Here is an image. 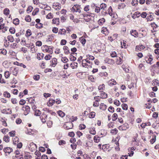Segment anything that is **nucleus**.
<instances>
[{
    "instance_id": "obj_25",
    "label": "nucleus",
    "mask_w": 159,
    "mask_h": 159,
    "mask_svg": "<svg viewBox=\"0 0 159 159\" xmlns=\"http://www.w3.org/2000/svg\"><path fill=\"white\" fill-rule=\"evenodd\" d=\"M145 47L143 46L142 45H140L136 46L135 48V49L136 51L138 50L140 51L142 49H143Z\"/></svg>"
},
{
    "instance_id": "obj_13",
    "label": "nucleus",
    "mask_w": 159,
    "mask_h": 159,
    "mask_svg": "<svg viewBox=\"0 0 159 159\" xmlns=\"http://www.w3.org/2000/svg\"><path fill=\"white\" fill-rule=\"evenodd\" d=\"M52 23L53 24L59 25V19L58 18H54L52 20Z\"/></svg>"
},
{
    "instance_id": "obj_44",
    "label": "nucleus",
    "mask_w": 159,
    "mask_h": 159,
    "mask_svg": "<svg viewBox=\"0 0 159 159\" xmlns=\"http://www.w3.org/2000/svg\"><path fill=\"white\" fill-rule=\"evenodd\" d=\"M19 142V138L17 137L16 136L13 139V143L14 145L16 144V142Z\"/></svg>"
},
{
    "instance_id": "obj_61",
    "label": "nucleus",
    "mask_w": 159,
    "mask_h": 159,
    "mask_svg": "<svg viewBox=\"0 0 159 159\" xmlns=\"http://www.w3.org/2000/svg\"><path fill=\"white\" fill-rule=\"evenodd\" d=\"M4 97L7 98H9L10 97V94L7 91H6L4 93Z\"/></svg>"
},
{
    "instance_id": "obj_52",
    "label": "nucleus",
    "mask_w": 159,
    "mask_h": 159,
    "mask_svg": "<svg viewBox=\"0 0 159 159\" xmlns=\"http://www.w3.org/2000/svg\"><path fill=\"white\" fill-rule=\"evenodd\" d=\"M34 115L36 116H40L39 112L40 110L39 109H37L36 110H34Z\"/></svg>"
},
{
    "instance_id": "obj_57",
    "label": "nucleus",
    "mask_w": 159,
    "mask_h": 159,
    "mask_svg": "<svg viewBox=\"0 0 159 159\" xmlns=\"http://www.w3.org/2000/svg\"><path fill=\"white\" fill-rule=\"evenodd\" d=\"M118 131L117 129L115 128L114 129H112L111 131V133L113 134H117Z\"/></svg>"
},
{
    "instance_id": "obj_9",
    "label": "nucleus",
    "mask_w": 159,
    "mask_h": 159,
    "mask_svg": "<svg viewBox=\"0 0 159 159\" xmlns=\"http://www.w3.org/2000/svg\"><path fill=\"white\" fill-rule=\"evenodd\" d=\"M13 149L10 147H6L3 149V151L5 153H7L10 154L12 152Z\"/></svg>"
},
{
    "instance_id": "obj_30",
    "label": "nucleus",
    "mask_w": 159,
    "mask_h": 159,
    "mask_svg": "<svg viewBox=\"0 0 159 159\" xmlns=\"http://www.w3.org/2000/svg\"><path fill=\"white\" fill-rule=\"evenodd\" d=\"M3 139L5 142L8 143L9 141V137L8 135H5L3 137Z\"/></svg>"
},
{
    "instance_id": "obj_7",
    "label": "nucleus",
    "mask_w": 159,
    "mask_h": 159,
    "mask_svg": "<svg viewBox=\"0 0 159 159\" xmlns=\"http://www.w3.org/2000/svg\"><path fill=\"white\" fill-rule=\"evenodd\" d=\"M57 59L56 58H53L51 61L50 65L53 67H54L57 64Z\"/></svg>"
},
{
    "instance_id": "obj_47",
    "label": "nucleus",
    "mask_w": 159,
    "mask_h": 159,
    "mask_svg": "<svg viewBox=\"0 0 159 159\" xmlns=\"http://www.w3.org/2000/svg\"><path fill=\"white\" fill-rule=\"evenodd\" d=\"M122 109L125 110H127L128 109V106L126 104L123 103L121 105Z\"/></svg>"
},
{
    "instance_id": "obj_11",
    "label": "nucleus",
    "mask_w": 159,
    "mask_h": 159,
    "mask_svg": "<svg viewBox=\"0 0 159 159\" xmlns=\"http://www.w3.org/2000/svg\"><path fill=\"white\" fill-rule=\"evenodd\" d=\"M64 53L68 55L70 53V51L68 48L67 46H64L63 47Z\"/></svg>"
},
{
    "instance_id": "obj_4",
    "label": "nucleus",
    "mask_w": 159,
    "mask_h": 159,
    "mask_svg": "<svg viewBox=\"0 0 159 159\" xmlns=\"http://www.w3.org/2000/svg\"><path fill=\"white\" fill-rule=\"evenodd\" d=\"M129 128V125L127 123H125L122 125L120 126L119 127V129L120 130H126Z\"/></svg>"
},
{
    "instance_id": "obj_38",
    "label": "nucleus",
    "mask_w": 159,
    "mask_h": 159,
    "mask_svg": "<svg viewBox=\"0 0 159 159\" xmlns=\"http://www.w3.org/2000/svg\"><path fill=\"white\" fill-rule=\"evenodd\" d=\"M46 17L47 19H51L53 17V14L51 13H49L46 16Z\"/></svg>"
},
{
    "instance_id": "obj_37",
    "label": "nucleus",
    "mask_w": 159,
    "mask_h": 159,
    "mask_svg": "<svg viewBox=\"0 0 159 159\" xmlns=\"http://www.w3.org/2000/svg\"><path fill=\"white\" fill-rule=\"evenodd\" d=\"M8 29V27L7 26H5V24H2V32L3 33L5 32V31H7Z\"/></svg>"
},
{
    "instance_id": "obj_39",
    "label": "nucleus",
    "mask_w": 159,
    "mask_h": 159,
    "mask_svg": "<svg viewBox=\"0 0 159 159\" xmlns=\"http://www.w3.org/2000/svg\"><path fill=\"white\" fill-rule=\"evenodd\" d=\"M10 73L9 71H6L4 72V76L7 79L9 77Z\"/></svg>"
},
{
    "instance_id": "obj_5",
    "label": "nucleus",
    "mask_w": 159,
    "mask_h": 159,
    "mask_svg": "<svg viewBox=\"0 0 159 159\" xmlns=\"http://www.w3.org/2000/svg\"><path fill=\"white\" fill-rule=\"evenodd\" d=\"M22 110L23 111H25L24 114L25 115L28 114L29 112L30 111V107L28 106H25L22 108Z\"/></svg>"
},
{
    "instance_id": "obj_63",
    "label": "nucleus",
    "mask_w": 159,
    "mask_h": 159,
    "mask_svg": "<svg viewBox=\"0 0 159 159\" xmlns=\"http://www.w3.org/2000/svg\"><path fill=\"white\" fill-rule=\"evenodd\" d=\"M108 110L110 112H111V113H113L114 112V109L113 107L110 106L108 109Z\"/></svg>"
},
{
    "instance_id": "obj_12",
    "label": "nucleus",
    "mask_w": 159,
    "mask_h": 159,
    "mask_svg": "<svg viewBox=\"0 0 159 159\" xmlns=\"http://www.w3.org/2000/svg\"><path fill=\"white\" fill-rule=\"evenodd\" d=\"M101 93H100V98L103 99L106 98L107 97V94L104 92L100 91Z\"/></svg>"
},
{
    "instance_id": "obj_1",
    "label": "nucleus",
    "mask_w": 159,
    "mask_h": 159,
    "mask_svg": "<svg viewBox=\"0 0 159 159\" xmlns=\"http://www.w3.org/2000/svg\"><path fill=\"white\" fill-rule=\"evenodd\" d=\"M92 62L89 61L87 60L84 59L82 60V65L83 67V70L84 71V72L85 73L87 71H89V68H91L92 67Z\"/></svg>"
},
{
    "instance_id": "obj_56",
    "label": "nucleus",
    "mask_w": 159,
    "mask_h": 159,
    "mask_svg": "<svg viewBox=\"0 0 159 159\" xmlns=\"http://www.w3.org/2000/svg\"><path fill=\"white\" fill-rule=\"evenodd\" d=\"M94 100H95V101L98 102L100 101V97L98 96L94 97Z\"/></svg>"
},
{
    "instance_id": "obj_62",
    "label": "nucleus",
    "mask_w": 159,
    "mask_h": 159,
    "mask_svg": "<svg viewBox=\"0 0 159 159\" xmlns=\"http://www.w3.org/2000/svg\"><path fill=\"white\" fill-rule=\"evenodd\" d=\"M84 10L85 11H88L89 10L90 6L89 5H86L84 8Z\"/></svg>"
},
{
    "instance_id": "obj_16",
    "label": "nucleus",
    "mask_w": 159,
    "mask_h": 159,
    "mask_svg": "<svg viewBox=\"0 0 159 159\" xmlns=\"http://www.w3.org/2000/svg\"><path fill=\"white\" fill-rule=\"evenodd\" d=\"M55 103V100H53L52 99H50L49 101L48 102V105L49 106H51L53 105Z\"/></svg>"
},
{
    "instance_id": "obj_48",
    "label": "nucleus",
    "mask_w": 159,
    "mask_h": 159,
    "mask_svg": "<svg viewBox=\"0 0 159 159\" xmlns=\"http://www.w3.org/2000/svg\"><path fill=\"white\" fill-rule=\"evenodd\" d=\"M156 136L155 135L153 136V138L150 140V143L151 144H153L156 140Z\"/></svg>"
},
{
    "instance_id": "obj_54",
    "label": "nucleus",
    "mask_w": 159,
    "mask_h": 159,
    "mask_svg": "<svg viewBox=\"0 0 159 159\" xmlns=\"http://www.w3.org/2000/svg\"><path fill=\"white\" fill-rule=\"evenodd\" d=\"M80 40L81 43L83 45H84L85 44L86 40L85 39L81 37L80 38Z\"/></svg>"
},
{
    "instance_id": "obj_58",
    "label": "nucleus",
    "mask_w": 159,
    "mask_h": 159,
    "mask_svg": "<svg viewBox=\"0 0 159 159\" xmlns=\"http://www.w3.org/2000/svg\"><path fill=\"white\" fill-rule=\"evenodd\" d=\"M114 104L116 106H118L120 104V101L117 100H115L113 102Z\"/></svg>"
},
{
    "instance_id": "obj_3",
    "label": "nucleus",
    "mask_w": 159,
    "mask_h": 159,
    "mask_svg": "<svg viewBox=\"0 0 159 159\" xmlns=\"http://www.w3.org/2000/svg\"><path fill=\"white\" fill-rule=\"evenodd\" d=\"M73 127V124L71 122H68L65 123L64 125V129L68 130L71 129Z\"/></svg>"
},
{
    "instance_id": "obj_21",
    "label": "nucleus",
    "mask_w": 159,
    "mask_h": 159,
    "mask_svg": "<svg viewBox=\"0 0 159 159\" xmlns=\"http://www.w3.org/2000/svg\"><path fill=\"white\" fill-rule=\"evenodd\" d=\"M112 12V9L111 7L110 6L108 9V13L110 16L113 17L114 16H112L113 15V14Z\"/></svg>"
},
{
    "instance_id": "obj_10",
    "label": "nucleus",
    "mask_w": 159,
    "mask_h": 159,
    "mask_svg": "<svg viewBox=\"0 0 159 159\" xmlns=\"http://www.w3.org/2000/svg\"><path fill=\"white\" fill-rule=\"evenodd\" d=\"M83 16L84 17V20L86 22L89 21L90 20V16L87 14H83Z\"/></svg>"
},
{
    "instance_id": "obj_59",
    "label": "nucleus",
    "mask_w": 159,
    "mask_h": 159,
    "mask_svg": "<svg viewBox=\"0 0 159 159\" xmlns=\"http://www.w3.org/2000/svg\"><path fill=\"white\" fill-rule=\"evenodd\" d=\"M9 31L11 34H13L15 32V29L14 27H11L9 29Z\"/></svg>"
},
{
    "instance_id": "obj_36",
    "label": "nucleus",
    "mask_w": 159,
    "mask_h": 159,
    "mask_svg": "<svg viewBox=\"0 0 159 159\" xmlns=\"http://www.w3.org/2000/svg\"><path fill=\"white\" fill-rule=\"evenodd\" d=\"M7 39L9 41L11 42H13L14 41L13 37L11 35H8L7 37Z\"/></svg>"
},
{
    "instance_id": "obj_53",
    "label": "nucleus",
    "mask_w": 159,
    "mask_h": 159,
    "mask_svg": "<svg viewBox=\"0 0 159 159\" xmlns=\"http://www.w3.org/2000/svg\"><path fill=\"white\" fill-rule=\"evenodd\" d=\"M107 7L105 3H102L100 5V8L101 9H102L103 10L106 8Z\"/></svg>"
},
{
    "instance_id": "obj_35",
    "label": "nucleus",
    "mask_w": 159,
    "mask_h": 159,
    "mask_svg": "<svg viewBox=\"0 0 159 159\" xmlns=\"http://www.w3.org/2000/svg\"><path fill=\"white\" fill-rule=\"evenodd\" d=\"M125 5L124 3H121L118 5V8L119 9H123L125 7Z\"/></svg>"
},
{
    "instance_id": "obj_29",
    "label": "nucleus",
    "mask_w": 159,
    "mask_h": 159,
    "mask_svg": "<svg viewBox=\"0 0 159 159\" xmlns=\"http://www.w3.org/2000/svg\"><path fill=\"white\" fill-rule=\"evenodd\" d=\"M45 52H48L50 54H52L53 52L52 49L51 48H49L48 47H46V49H45Z\"/></svg>"
},
{
    "instance_id": "obj_31",
    "label": "nucleus",
    "mask_w": 159,
    "mask_h": 159,
    "mask_svg": "<svg viewBox=\"0 0 159 159\" xmlns=\"http://www.w3.org/2000/svg\"><path fill=\"white\" fill-rule=\"evenodd\" d=\"M15 64H16L17 66H20L21 67H23L24 68H25L26 67V66L25 65L23 64L22 63H19L17 61L14 62Z\"/></svg>"
},
{
    "instance_id": "obj_6",
    "label": "nucleus",
    "mask_w": 159,
    "mask_h": 159,
    "mask_svg": "<svg viewBox=\"0 0 159 159\" xmlns=\"http://www.w3.org/2000/svg\"><path fill=\"white\" fill-rule=\"evenodd\" d=\"M108 84L109 86H112L116 85L117 83L115 80L111 79L108 82Z\"/></svg>"
},
{
    "instance_id": "obj_26",
    "label": "nucleus",
    "mask_w": 159,
    "mask_h": 159,
    "mask_svg": "<svg viewBox=\"0 0 159 159\" xmlns=\"http://www.w3.org/2000/svg\"><path fill=\"white\" fill-rule=\"evenodd\" d=\"M105 21V19L104 18H102L101 19H99L98 21V23L100 25H103V23Z\"/></svg>"
},
{
    "instance_id": "obj_46",
    "label": "nucleus",
    "mask_w": 159,
    "mask_h": 159,
    "mask_svg": "<svg viewBox=\"0 0 159 159\" xmlns=\"http://www.w3.org/2000/svg\"><path fill=\"white\" fill-rule=\"evenodd\" d=\"M39 11V8H36L33 11L32 15L33 16H34L37 14V13Z\"/></svg>"
},
{
    "instance_id": "obj_33",
    "label": "nucleus",
    "mask_w": 159,
    "mask_h": 159,
    "mask_svg": "<svg viewBox=\"0 0 159 159\" xmlns=\"http://www.w3.org/2000/svg\"><path fill=\"white\" fill-rule=\"evenodd\" d=\"M58 115L61 117H64L65 115V114L61 111H59L57 112Z\"/></svg>"
},
{
    "instance_id": "obj_20",
    "label": "nucleus",
    "mask_w": 159,
    "mask_h": 159,
    "mask_svg": "<svg viewBox=\"0 0 159 159\" xmlns=\"http://www.w3.org/2000/svg\"><path fill=\"white\" fill-rule=\"evenodd\" d=\"M86 58L85 59L86 60H87L88 61H89V60L93 61L94 60V57L89 54L86 55Z\"/></svg>"
},
{
    "instance_id": "obj_40",
    "label": "nucleus",
    "mask_w": 159,
    "mask_h": 159,
    "mask_svg": "<svg viewBox=\"0 0 159 159\" xmlns=\"http://www.w3.org/2000/svg\"><path fill=\"white\" fill-rule=\"evenodd\" d=\"M152 56L151 55H150L149 58H148V60H146V61L147 63L150 64H151L152 63H151V62L152 60Z\"/></svg>"
},
{
    "instance_id": "obj_14",
    "label": "nucleus",
    "mask_w": 159,
    "mask_h": 159,
    "mask_svg": "<svg viewBox=\"0 0 159 159\" xmlns=\"http://www.w3.org/2000/svg\"><path fill=\"white\" fill-rule=\"evenodd\" d=\"M30 49L32 53L35 52L37 50V47H35L33 43L31 44Z\"/></svg>"
},
{
    "instance_id": "obj_43",
    "label": "nucleus",
    "mask_w": 159,
    "mask_h": 159,
    "mask_svg": "<svg viewBox=\"0 0 159 159\" xmlns=\"http://www.w3.org/2000/svg\"><path fill=\"white\" fill-rule=\"evenodd\" d=\"M138 3V1L137 0H133L131 2V3L133 6H136Z\"/></svg>"
},
{
    "instance_id": "obj_60",
    "label": "nucleus",
    "mask_w": 159,
    "mask_h": 159,
    "mask_svg": "<svg viewBox=\"0 0 159 159\" xmlns=\"http://www.w3.org/2000/svg\"><path fill=\"white\" fill-rule=\"evenodd\" d=\"M52 57V56L51 54H49L46 55L45 57V59L46 60H49Z\"/></svg>"
},
{
    "instance_id": "obj_64",
    "label": "nucleus",
    "mask_w": 159,
    "mask_h": 159,
    "mask_svg": "<svg viewBox=\"0 0 159 159\" xmlns=\"http://www.w3.org/2000/svg\"><path fill=\"white\" fill-rule=\"evenodd\" d=\"M33 78L35 80H38L40 78V75H35L34 76Z\"/></svg>"
},
{
    "instance_id": "obj_2",
    "label": "nucleus",
    "mask_w": 159,
    "mask_h": 159,
    "mask_svg": "<svg viewBox=\"0 0 159 159\" xmlns=\"http://www.w3.org/2000/svg\"><path fill=\"white\" fill-rule=\"evenodd\" d=\"M71 11L80 13L81 12L80 6L78 5H75L71 9Z\"/></svg>"
},
{
    "instance_id": "obj_49",
    "label": "nucleus",
    "mask_w": 159,
    "mask_h": 159,
    "mask_svg": "<svg viewBox=\"0 0 159 159\" xmlns=\"http://www.w3.org/2000/svg\"><path fill=\"white\" fill-rule=\"evenodd\" d=\"M105 89V85L104 84H102L101 85H100L98 87V89L99 90H100L102 91V90H103Z\"/></svg>"
},
{
    "instance_id": "obj_45",
    "label": "nucleus",
    "mask_w": 159,
    "mask_h": 159,
    "mask_svg": "<svg viewBox=\"0 0 159 159\" xmlns=\"http://www.w3.org/2000/svg\"><path fill=\"white\" fill-rule=\"evenodd\" d=\"M77 119V117L76 116L74 117L73 116H71L69 118V120L73 122L74 121L76 120Z\"/></svg>"
},
{
    "instance_id": "obj_51",
    "label": "nucleus",
    "mask_w": 159,
    "mask_h": 159,
    "mask_svg": "<svg viewBox=\"0 0 159 159\" xmlns=\"http://www.w3.org/2000/svg\"><path fill=\"white\" fill-rule=\"evenodd\" d=\"M40 11L42 15H44L46 14L47 13L48 11L47 9H44L42 8L41 10H40Z\"/></svg>"
},
{
    "instance_id": "obj_18",
    "label": "nucleus",
    "mask_w": 159,
    "mask_h": 159,
    "mask_svg": "<svg viewBox=\"0 0 159 159\" xmlns=\"http://www.w3.org/2000/svg\"><path fill=\"white\" fill-rule=\"evenodd\" d=\"M116 62L118 65H120L122 64V61L121 59L119 57H117Z\"/></svg>"
},
{
    "instance_id": "obj_55",
    "label": "nucleus",
    "mask_w": 159,
    "mask_h": 159,
    "mask_svg": "<svg viewBox=\"0 0 159 159\" xmlns=\"http://www.w3.org/2000/svg\"><path fill=\"white\" fill-rule=\"evenodd\" d=\"M61 60L64 63H66L68 61V59L66 57H61Z\"/></svg>"
},
{
    "instance_id": "obj_42",
    "label": "nucleus",
    "mask_w": 159,
    "mask_h": 159,
    "mask_svg": "<svg viewBox=\"0 0 159 159\" xmlns=\"http://www.w3.org/2000/svg\"><path fill=\"white\" fill-rule=\"evenodd\" d=\"M118 118V116L117 114L114 113L112 116V120L113 121H115Z\"/></svg>"
},
{
    "instance_id": "obj_24",
    "label": "nucleus",
    "mask_w": 159,
    "mask_h": 159,
    "mask_svg": "<svg viewBox=\"0 0 159 159\" xmlns=\"http://www.w3.org/2000/svg\"><path fill=\"white\" fill-rule=\"evenodd\" d=\"M99 75L101 77H107L108 75V74L106 72H101L99 73Z\"/></svg>"
},
{
    "instance_id": "obj_32",
    "label": "nucleus",
    "mask_w": 159,
    "mask_h": 159,
    "mask_svg": "<svg viewBox=\"0 0 159 159\" xmlns=\"http://www.w3.org/2000/svg\"><path fill=\"white\" fill-rule=\"evenodd\" d=\"M32 33L31 30L30 29H28L26 31L25 34V36L28 37L30 36L31 35Z\"/></svg>"
},
{
    "instance_id": "obj_23",
    "label": "nucleus",
    "mask_w": 159,
    "mask_h": 159,
    "mask_svg": "<svg viewBox=\"0 0 159 159\" xmlns=\"http://www.w3.org/2000/svg\"><path fill=\"white\" fill-rule=\"evenodd\" d=\"M53 7L56 9H60V6L58 3H53Z\"/></svg>"
},
{
    "instance_id": "obj_41",
    "label": "nucleus",
    "mask_w": 159,
    "mask_h": 159,
    "mask_svg": "<svg viewBox=\"0 0 159 159\" xmlns=\"http://www.w3.org/2000/svg\"><path fill=\"white\" fill-rule=\"evenodd\" d=\"M25 20L27 22H30L31 21V17L29 15H27L25 17Z\"/></svg>"
},
{
    "instance_id": "obj_15",
    "label": "nucleus",
    "mask_w": 159,
    "mask_h": 159,
    "mask_svg": "<svg viewBox=\"0 0 159 159\" xmlns=\"http://www.w3.org/2000/svg\"><path fill=\"white\" fill-rule=\"evenodd\" d=\"M10 71H12L13 74L15 76H16L18 72L16 68H11L10 69Z\"/></svg>"
},
{
    "instance_id": "obj_17",
    "label": "nucleus",
    "mask_w": 159,
    "mask_h": 159,
    "mask_svg": "<svg viewBox=\"0 0 159 159\" xmlns=\"http://www.w3.org/2000/svg\"><path fill=\"white\" fill-rule=\"evenodd\" d=\"M89 132L90 134L93 135H95L96 133L95 128L94 127H91L89 129Z\"/></svg>"
},
{
    "instance_id": "obj_22",
    "label": "nucleus",
    "mask_w": 159,
    "mask_h": 159,
    "mask_svg": "<svg viewBox=\"0 0 159 159\" xmlns=\"http://www.w3.org/2000/svg\"><path fill=\"white\" fill-rule=\"evenodd\" d=\"M100 140V137L96 135L94 137L93 140L95 143H98Z\"/></svg>"
},
{
    "instance_id": "obj_28",
    "label": "nucleus",
    "mask_w": 159,
    "mask_h": 159,
    "mask_svg": "<svg viewBox=\"0 0 159 159\" xmlns=\"http://www.w3.org/2000/svg\"><path fill=\"white\" fill-rule=\"evenodd\" d=\"M19 20L17 18H16L13 20V23L15 25H17L19 23Z\"/></svg>"
},
{
    "instance_id": "obj_27",
    "label": "nucleus",
    "mask_w": 159,
    "mask_h": 159,
    "mask_svg": "<svg viewBox=\"0 0 159 159\" xmlns=\"http://www.w3.org/2000/svg\"><path fill=\"white\" fill-rule=\"evenodd\" d=\"M66 32V31L65 29H60L58 34L61 35L65 34Z\"/></svg>"
},
{
    "instance_id": "obj_34",
    "label": "nucleus",
    "mask_w": 159,
    "mask_h": 159,
    "mask_svg": "<svg viewBox=\"0 0 159 159\" xmlns=\"http://www.w3.org/2000/svg\"><path fill=\"white\" fill-rule=\"evenodd\" d=\"M3 12L4 14L7 16L9 14L10 11L8 8H5L4 9Z\"/></svg>"
},
{
    "instance_id": "obj_50",
    "label": "nucleus",
    "mask_w": 159,
    "mask_h": 159,
    "mask_svg": "<svg viewBox=\"0 0 159 159\" xmlns=\"http://www.w3.org/2000/svg\"><path fill=\"white\" fill-rule=\"evenodd\" d=\"M95 115V113L94 112H91L89 115V117L92 118L94 117Z\"/></svg>"
},
{
    "instance_id": "obj_19",
    "label": "nucleus",
    "mask_w": 159,
    "mask_h": 159,
    "mask_svg": "<svg viewBox=\"0 0 159 159\" xmlns=\"http://www.w3.org/2000/svg\"><path fill=\"white\" fill-rule=\"evenodd\" d=\"M107 108V106L103 103H101L100 105V109L101 110L104 111Z\"/></svg>"
},
{
    "instance_id": "obj_8",
    "label": "nucleus",
    "mask_w": 159,
    "mask_h": 159,
    "mask_svg": "<svg viewBox=\"0 0 159 159\" xmlns=\"http://www.w3.org/2000/svg\"><path fill=\"white\" fill-rule=\"evenodd\" d=\"M131 35L134 37L136 38L138 37V33L136 30H131L130 32Z\"/></svg>"
}]
</instances>
